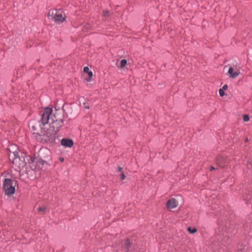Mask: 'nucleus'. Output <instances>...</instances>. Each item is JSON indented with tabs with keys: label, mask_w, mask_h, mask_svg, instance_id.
<instances>
[{
	"label": "nucleus",
	"mask_w": 252,
	"mask_h": 252,
	"mask_svg": "<svg viewBox=\"0 0 252 252\" xmlns=\"http://www.w3.org/2000/svg\"><path fill=\"white\" fill-rule=\"evenodd\" d=\"M61 144L63 146L71 148L73 146L74 143L70 139L63 138L61 140Z\"/></svg>",
	"instance_id": "nucleus-6"
},
{
	"label": "nucleus",
	"mask_w": 252,
	"mask_h": 252,
	"mask_svg": "<svg viewBox=\"0 0 252 252\" xmlns=\"http://www.w3.org/2000/svg\"><path fill=\"white\" fill-rule=\"evenodd\" d=\"M91 78L89 77V78H86V81H87V82H90V81H91Z\"/></svg>",
	"instance_id": "nucleus-23"
},
{
	"label": "nucleus",
	"mask_w": 252,
	"mask_h": 252,
	"mask_svg": "<svg viewBox=\"0 0 252 252\" xmlns=\"http://www.w3.org/2000/svg\"><path fill=\"white\" fill-rule=\"evenodd\" d=\"M83 71L84 72H89L90 71H89V68L87 66H86L83 69Z\"/></svg>",
	"instance_id": "nucleus-18"
},
{
	"label": "nucleus",
	"mask_w": 252,
	"mask_h": 252,
	"mask_svg": "<svg viewBox=\"0 0 252 252\" xmlns=\"http://www.w3.org/2000/svg\"><path fill=\"white\" fill-rule=\"evenodd\" d=\"M60 160L61 161V162H63L64 161V158H60Z\"/></svg>",
	"instance_id": "nucleus-25"
},
{
	"label": "nucleus",
	"mask_w": 252,
	"mask_h": 252,
	"mask_svg": "<svg viewBox=\"0 0 252 252\" xmlns=\"http://www.w3.org/2000/svg\"><path fill=\"white\" fill-rule=\"evenodd\" d=\"M86 108H89V107L88 106H86Z\"/></svg>",
	"instance_id": "nucleus-27"
},
{
	"label": "nucleus",
	"mask_w": 252,
	"mask_h": 252,
	"mask_svg": "<svg viewBox=\"0 0 252 252\" xmlns=\"http://www.w3.org/2000/svg\"><path fill=\"white\" fill-rule=\"evenodd\" d=\"M215 167H214V166H211L210 167V171H212V170H215Z\"/></svg>",
	"instance_id": "nucleus-22"
},
{
	"label": "nucleus",
	"mask_w": 252,
	"mask_h": 252,
	"mask_svg": "<svg viewBox=\"0 0 252 252\" xmlns=\"http://www.w3.org/2000/svg\"><path fill=\"white\" fill-rule=\"evenodd\" d=\"M120 176H121V180H125V179H126V176H125V175L124 174V173H122L121 174V175H120Z\"/></svg>",
	"instance_id": "nucleus-17"
},
{
	"label": "nucleus",
	"mask_w": 252,
	"mask_h": 252,
	"mask_svg": "<svg viewBox=\"0 0 252 252\" xmlns=\"http://www.w3.org/2000/svg\"><path fill=\"white\" fill-rule=\"evenodd\" d=\"M127 63V61L125 59H123L121 61L120 67L121 68L124 67Z\"/></svg>",
	"instance_id": "nucleus-9"
},
{
	"label": "nucleus",
	"mask_w": 252,
	"mask_h": 252,
	"mask_svg": "<svg viewBox=\"0 0 252 252\" xmlns=\"http://www.w3.org/2000/svg\"><path fill=\"white\" fill-rule=\"evenodd\" d=\"M228 73L230 78H235L238 76L240 74V72L236 67L233 68L232 67H230L228 70Z\"/></svg>",
	"instance_id": "nucleus-4"
},
{
	"label": "nucleus",
	"mask_w": 252,
	"mask_h": 252,
	"mask_svg": "<svg viewBox=\"0 0 252 252\" xmlns=\"http://www.w3.org/2000/svg\"><path fill=\"white\" fill-rule=\"evenodd\" d=\"M103 15L105 16H108L109 15V12L108 11H104Z\"/></svg>",
	"instance_id": "nucleus-19"
},
{
	"label": "nucleus",
	"mask_w": 252,
	"mask_h": 252,
	"mask_svg": "<svg viewBox=\"0 0 252 252\" xmlns=\"http://www.w3.org/2000/svg\"><path fill=\"white\" fill-rule=\"evenodd\" d=\"M48 16L51 17L52 20L58 23H62L65 20L64 13L61 10H50L48 13Z\"/></svg>",
	"instance_id": "nucleus-2"
},
{
	"label": "nucleus",
	"mask_w": 252,
	"mask_h": 252,
	"mask_svg": "<svg viewBox=\"0 0 252 252\" xmlns=\"http://www.w3.org/2000/svg\"><path fill=\"white\" fill-rule=\"evenodd\" d=\"M63 116L58 112L52 114V109L45 108L39 122V126L43 131L42 134L47 141L52 138L63 126Z\"/></svg>",
	"instance_id": "nucleus-1"
},
{
	"label": "nucleus",
	"mask_w": 252,
	"mask_h": 252,
	"mask_svg": "<svg viewBox=\"0 0 252 252\" xmlns=\"http://www.w3.org/2000/svg\"><path fill=\"white\" fill-rule=\"evenodd\" d=\"M250 120L249 117L247 115H245L243 116V121L244 122H248Z\"/></svg>",
	"instance_id": "nucleus-13"
},
{
	"label": "nucleus",
	"mask_w": 252,
	"mask_h": 252,
	"mask_svg": "<svg viewBox=\"0 0 252 252\" xmlns=\"http://www.w3.org/2000/svg\"><path fill=\"white\" fill-rule=\"evenodd\" d=\"M36 122L34 121H32L30 122L29 126L33 130L35 131L36 129V127L35 126Z\"/></svg>",
	"instance_id": "nucleus-8"
},
{
	"label": "nucleus",
	"mask_w": 252,
	"mask_h": 252,
	"mask_svg": "<svg viewBox=\"0 0 252 252\" xmlns=\"http://www.w3.org/2000/svg\"><path fill=\"white\" fill-rule=\"evenodd\" d=\"M15 184V181H12L10 179H5L3 183V189L6 194L11 195L14 193Z\"/></svg>",
	"instance_id": "nucleus-3"
},
{
	"label": "nucleus",
	"mask_w": 252,
	"mask_h": 252,
	"mask_svg": "<svg viewBox=\"0 0 252 252\" xmlns=\"http://www.w3.org/2000/svg\"><path fill=\"white\" fill-rule=\"evenodd\" d=\"M118 170L119 172H121L122 171V168L119 167L118 169Z\"/></svg>",
	"instance_id": "nucleus-24"
},
{
	"label": "nucleus",
	"mask_w": 252,
	"mask_h": 252,
	"mask_svg": "<svg viewBox=\"0 0 252 252\" xmlns=\"http://www.w3.org/2000/svg\"><path fill=\"white\" fill-rule=\"evenodd\" d=\"M178 203L177 200L173 198L169 199L166 203V207L168 209H173L176 208L178 206Z\"/></svg>",
	"instance_id": "nucleus-5"
},
{
	"label": "nucleus",
	"mask_w": 252,
	"mask_h": 252,
	"mask_svg": "<svg viewBox=\"0 0 252 252\" xmlns=\"http://www.w3.org/2000/svg\"><path fill=\"white\" fill-rule=\"evenodd\" d=\"M219 94L220 96H223L224 95V91L223 90V89H220L219 90Z\"/></svg>",
	"instance_id": "nucleus-15"
},
{
	"label": "nucleus",
	"mask_w": 252,
	"mask_h": 252,
	"mask_svg": "<svg viewBox=\"0 0 252 252\" xmlns=\"http://www.w3.org/2000/svg\"><path fill=\"white\" fill-rule=\"evenodd\" d=\"M227 239V238H225L224 239L223 241H224L225 242H226V239Z\"/></svg>",
	"instance_id": "nucleus-26"
},
{
	"label": "nucleus",
	"mask_w": 252,
	"mask_h": 252,
	"mask_svg": "<svg viewBox=\"0 0 252 252\" xmlns=\"http://www.w3.org/2000/svg\"><path fill=\"white\" fill-rule=\"evenodd\" d=\"M227 88H228L227 85H224L222 87V89H223V90L224 91V90H226L227 89Z\"/></svg>",
	"instance_id": "nucleus-20"
},
{
	"label": "nucleus",
	"mask_w": 252,
	"mask_h": 252,
	"mask_svg": "<svg viewBox=\"0 0 252 252\" xmlns=\"http://www.w3.org/2000/svg\"><path fill=\"white\" fill-rule=\"evenodd\" d=\"M25 164L26 163L24 161L21 160L18 166L19 167V168L23 167L25 165Z\"/></svg>",
	"instance_id": "nucleus-16"
},
{
	"label": "nucleus",
	"mask_w": 252,
	"mask_h": 252,
	"mask_svg": "<svg viewBox=\"0 0 252 252\" xmlns=\"http://www.w3.org/2000/svg\"><path fill=\"white\" fill-rule=\"evenodd\" d=\"M20 160V158L17 157L16 156L15 158L13 159V162L14 164H17L18 162H19Z\"/></svg>",
	"instance_id": "nucleus-12"
},
{
	"label": "nucleus",
	"mask_w": 252,
	"mask_h": 252,
	"mask_svg": "<svg viewBox=\"0 0 252 252\" xmlns=\"http://www.w3.org/2000/svg\"><path fill=\"white\" fill-rule=\"evenodd\" d=\"M46 207H39L37 209V210L39 211V212H43L44 213L45 212V211L46 210Z\"/></svg>",
	"instance_id": "nucleus-11"
},
{
	"label": "nucleus",
	"mask_w": 252,
	"mask_h": 252,
	"mask_svg": "<svg viewBox=\"0 0 252 252\" xmlns=\"http://www.w3.org/2000/svg\"><path fill=\"white\" fill-rule=\"evenodd\" d=\"M88 73V75L89 77L91 78L93 76V72L92 71H89Z\"/></svg>",
	"instance_id": "nucleus-21"
},
{
	"label": "nucleus",
	"mask_w": 252,
	"mask_h": 252,
	"mask_svg": "<svg viewBox=\"0 0 252 252\" xmlns=\"http://www.w3.org/2000/svg\"><path fill=\"white\" fill-rule=\"evenodd\" d=\"M217 164L221 167L225 166L226 163V159L222 157H220L217 160Z\"/></svg>",
	"instance_id": "nucleus-7"
},
{
	"label": "nucleus",
	"mask_w": 252,
	"mask_h": 252,
	"mask_svg": "<svg viewBox=\"0 0 252 252\" xmlns=\"http://www.w3.org/2000/svg\"><path fill=\"white\" fill-rule=\"evenodd\" d=\"M188 230L189 232V233L191 234H193L196 232L197 231V229L195 228H193V229H192L191 227H189L188 228Z\"/></svg>",
	"instance_id": "nucleus-10"
},
{
	"label": "nucleus",
	"mask_w": 252,
	"mask_h": 252,
	"mask_svg": "<svg viewBox=\"0 0 252 252\" xmlns=\"http://www.w3.org/2000/svg\"><path fill=\"white\" fill-rule=\"evenodd\" d=\"M125 246L128 249L130 246V242L128 240H126L125 242Z\"/></svg>",
	"instance_id": "nucleus-14"
}]
</instances>
